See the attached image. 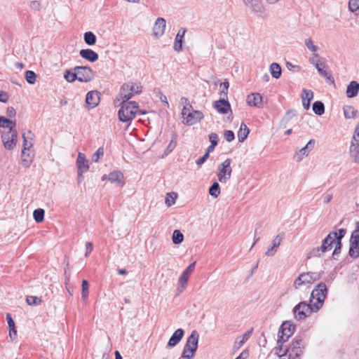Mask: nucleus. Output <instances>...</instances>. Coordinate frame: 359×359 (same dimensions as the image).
I'll return each instance as SVG.
<instances>
[{
  "label": "nucleus",
  "mask_w": 359,
  "mask_h": 359,
  "mask_svg": "<svg viewBox=\"0 0 359 359\" xmlns=\"http://www.w3.org/2000/svg\"><path fill=\"white\" fill-rule=\"evenodd\" d=\"M138 104L136 102H123L121 108L118 111V119L122 122H130L137 113L145 114L144 111L139 110Z\"/></svg>",
  "instance_id": "nucleus-1"
},
{
  "label": "nucleus",
  "mask_w": 359,
  "mask_h": 359,
  "mask_svg": "<svg viewBox=\"0 0 359 359\" xmlns=\"http://www.w3.org/2000/svg\"><path fill=\"white\" fill-rule=\"evenodd\" d=\"M327 293V287L324 283H319L312 291L310 304H311L314 312L318 311L323 306Z\"/></svg>",
  "instance_id": "nucleus-2"
},
{
  "label": "nucleus",
  "mask_w": 359,
  "mask_h": 359,
  "mask_svg": "<svg viewBox=\"0 0 359 359\" xmlns=\"http://www.w3.org/2000/svg\"><path fill=\"white\" fill-rule=\"evenodd\" d=\"M337 232H330L325 239H323L320 246L313 248L309 252V257L323 256L325 252L330 251L332 248L333 244L336 243Z\"/></svg>",
  "instance_id": "nucleus-3"
},
{
  "label": "nucleus",
  "mask_w": 359,
  "mask_h": 359,
  "mask_svg": "<svg viewBox=\"0 0 359 359\" xmlns=\"http://www.w3.org/2000/svg\"><path fill=\"white\" fill-rule=\"evenodd\" d=\"M306 343L300 337H296L288 348H286L282 354L278 353V356H282L288 353L289 359H300L304 353Z\"/></svg>",
  "instance_id": "nucleus-4"
},
{
  "label": "nucleus",
  "mask_w": 359,
  "mask_h": 359,
  "mask_svg": "<svg viewBox=\"0 0 359 359\" xmlns=\"http://www.w3.org/2000/svg\"><path fill=\"white\" fill-rule=\"evenodd\" d=\"M16 123L13 121L10 126L6 127L8 130L1 133V138L4 148L7 150H13L18 142V132L15 128Z\"/></svg>",
  "instance_id": "nucleus-5"
},
{
  "label": "nucleus",
  "mask_w": 359,
  "mask_h": 359,
  "mask_svg": "<svg viewBox=\"0 0 359 359\" xmlns=\"http://www.w3.org/2000/svg\"><path fill=\"white\" fill-rule=\"evenodd\" d=\"M142 89V86L140 83L128 82L124 83L120 90L121 100L124 102H128L134 95L140 94Z\"/></svg>",
  "instance_id": "nucleus-6"
},
{
  "label": "nucleus",
  "mask_w": 359,
  "mask_h": 359,
  "mask_svg": "<svg viewBox=\"0 0 359 359\" xmlns=\"http://www.w3.org/2000/svg\"><path fill=\"white\" fill-rule=\"evenodd\" d=\"M321 277L320 273L309 271L307 273H302L294 281V287L295 289H299L302 286L310 287L316 280H319Z\"/></svg>",
  "instance_id": "nucleus-7"
},
{
  "label": "nucleus",
  "mask_w": 359,
  "mask_h": 359,
  "mask_svg": "<svg viewBox=\"0 0 359 359\" xmlns=\"http://www.w3.org/2000/svg\"><path fill=\"white\" fill-rule=\"evenodd\" d=\"M182 117L183 118V123L188 126L196 124L203 118V114L198 110L189 109L188 107H184L182 111Z\"/></svg>",
  "instance_id": "nucleus-8"
},
{
  "label": "nucleus",
  "mask_w": 359,
  "mask_h": 359,
  "mask_svg": "<svg viewBox=\"0 0 359 359\" xmlns=\"http://www.w3.org/2000/svg\"><path fill=\"white\" fill-rule=\"evenodd\" d=\"M314 312L311 304H307L306 302H301L293 309L294 316L296 320H304L309 313Z\"/></svg>",
  "instance_id": "nucleus-9"
},
{
  "label": "nucleus",
  "mask_w": 359,
  "mask_h": 359,
  "mask_svg": "<svg viewBox=\"0 0 359 359\" xmlns=\"http://www.w3.org/2000/svg\"><path fill=\"white\" fill-rule=\"evenodd\" d=\"M295 325L292 321H285L279 330L278 343H284L293 334Z\"/></svg>",
  "instance_id": "nucleus-10"
},
{
  "label": "nucleus",
  "mask_w": 359,
  "mask_h": 359,
  "mask_svg": "<svg viewBox=\"0 0 359 359\" xmlns=\"http://www.w3.org/2000/svg\"><path fill=\"white\" fill-rule=\"evenodd\" d=\"M75 70L77 80L80 82H89L94 79V73L92 69L87 66H76Z\"/></svg>",
  "instance_id": "nucleus-11"
},
{
  "label": "nucleus",
  "mask_w": 359,
  "mask_h": 359,
  "mask_svg": "<svg viewBox=\"0 0 359 359\" xmlns=\"http://www.w3.org/2000/svg\"><path fill=\"white\" fill-rule=\"evenodd\" d=\"M243 4L250 9L251 13L260 17H264L266 13V6L263 0H245Z\"/></svg>",
  "instance_id": "nucleus-12"
},
{
  "label": "nucleus",
  "mask_w": 359,
  "mask_h": 359,
  "mask_svg": "<svg viewBox=\"0 0 359 359\" xmlns=\"http://www.w3.org/2000/svg\"><path fill=\"white\" fill-rule=\"evenodd\" d=\"M76 163L78 170V176L81 177L82 174L86 172L89 169V161L84 154L79 152Z\"/></svg>",
  "instance_id": "nucleus-13"
},
{
  "label": "nucleus",
  "mask_w": 359,
  "mask_h": 359,
  "mask_svg": "<svg viewBox=\"0 0 359 359\" xmlns=\"http://www.w3.org/2000/svg\"><path fill=\"white\" fill-rule=\"evenodd\" d=\"M315 143V140H310L305 147L295 152L294 156V160L297 162H299L304 158V156H308L309 153L314 148Z\"/></svg>",
  "instance_id": "nucleus-14"
},
{
  "label": "nucleus",
  "mask_w": 359,
  "mask_h": 359,
  "mask_svg": "<svg viewBox=\"0 0 359 359\" xmlns=\"http://www.w3.org/2000/svg\"><path fill=\"white\" fill-rule=\"evenodd\" d=\"M231 160L226 159L219 166L218 172V180L229 179L231 173Z\"/></svg>",
  "instance_id": "nucleus-15"
},
{
  "label": "nucleus",
  "mask_w": 359,
  "mask_h": 359,
  "mask_svg": "<svg viewBox=\"0 0 359 359\" xmlns=\"http://www.w3.org/2000/svg\"><path fill=\"white\" fill-rule=\"evenodd\" d=\"M318 73L323 76L330 83H334V79L328 71V66L325 61H321L320 63H316V67Z\"/></svg>",
  "instance_id": "nucleus-16"
},
{
  "label": "nucleus",
  "mask_w": 359,
  "mask_h": 359,
  "mask_svg": "<svg viewBox=\"0 0 359 359\" xmlns=\"http://www.w3.org/2000/svg\"><path fill=\"white\" fill-rule=\"evenodd\" d=\"M166 21L163 18H158L153 27V34L156 38L162 36L165 32Z\"/></svg>",
  "instance_id": "nucleus-17"
},
{
  "label": "nucleus",
  "mask_w": 359,
  "mask_h": 359,
  "mask_svg": "<svg viewBox=\"0 0 359 359\" xmlns=\"http://www.w3.org/2000/svg\"><path fill=\"white\" fill-rule=\"evenodd\" d=\"M199 339V334L196 330H193L191 334L188 337L187 342L184 347L193 349L196 351L198 348V343Z\"/></svg>",
  "instance_id": "nucleus-18"
},
{
  "label": "nucleus",
  "mask_w": 359,
  "mask_h": 359,
  "mask_svg": "<svg viewBox=\"0 0 359 359\" xmlns=\"http://www.w3.org/2000/svg\"><path fill=\"white\" fill-rule=\"evenodd\" d=\"M100 102V97L97 91H90L87 93L86 97V107L88 109L95 107Z\"/></svg>",
  "instance_id": "nucleus-19"
},
{
  "label": "nucleus",
  "mask_w": 359,
  "mask_h": 359,
  "mask_svg": "<svg viewBox=\"0 0 359 359\" xmlns=\"http://www.w3.org/2000/svg\"><path fill=\"white\" fill-rule=\"evenodd\" d=\"M246 102L250 106L260 108L262 106V97L258 93H252L248 95Z\"/></svg>",
  "instance_id": "nucleus-20"
},
{
  "label": "nucleus",
  "mask_w": 359,
  "mask_h": 359,
  "mask_svg": "<svg viewBox=\"0 0 359 359\" xmlns=\"http://www.w3.org/2000/svg\"><path fill=\"white\" fill-rule=\"evenodd\" d=\"M350 156L352 161L359 163V139L352 138L350 147Z\"/></svg>",
  "instance_id": "nucleus-21"
},
{
  "label": "nucleus",
  "mask_w": 359,
  "mask_h": 359,
  "mask_svg": "<svg viewBox=\"0 0 359 359\" xmlns=\"http://www.w3.org/2000/svg\"><path fill=\"white\" fill-rule=\"evenodd\" d=\"M215 107L217 111L222 114H226L231 111V105L228 100L222 98L215 102Z\"/></svg>",
  "instance_id": "nucleus-22"
},
{
  "label": "nucleus",
  "mask_w": 359,
  "mask_h": 359,
  "mask_svg": "<svg viewBox=\"0 0 359 359\" xmlns=\"http://www.w3.org/2000/svg\"><path fill=\"white\" fill-rule=\"evenodd\" d=\"M184 332L182 329L179 328L176 330L171 337L170 338L167 347H173L176 346L183 338Z\"/></svg>",
  "instance_id": "nucleus-23"
},
{
  "label": "nucleus",
  "mask_w": 359,
  "mask_h": 359,
  "mask_svg": "<svg viewBox=\"0 0 359 359\" xmlns=\"http://www.w3.org/2000/svg\"><path fill=\"white\" fill-rule=\"evenodd\" d=\"M196 262H193L188 266V267L184 270L182 273V276L179 278V283L181 284L182 287H184L189 278L190 275L192 273L195 269Z\"/></svg>",
  "instance_id": "nucleus-24"
},
{
  "label": "nucleus",
  "mask_w": 359,
  "mask_h": 359,
  "mask_svg": "<svg viewBox=\"0 0 359 359\" xmlns=\"http://www.w3.org/2000/svg\"><path fill=\"white\" fill-rule=\"evenodd\" d=\"M186 33L185 28H181L175 39L173 48L177 52H180L182 50L183 39Z\"/></svg>",
  "instance_id": "nucleus-25"
},
{
  "label": "nucleus",
  "mask_w": 359,
  "mask_h": 359,
  "mask_svg": "<svg viewBox=\"0 0 359 359\" xmlns=\"http://www.w3.org/2000/svg\"><path fill=\"white\" fill-rule=\"evenodd\" d=\"M79 54L81 57L91 62H94L98 60V54L89 48L81 50Z\"/></svg>",
  "instance_id": "nucleus-26"
},
{
  "label": "nucleus",
  "mask_w": 359,
  "mask_h": 359,
  "mask_svg": "<svg viewBox=\"0 0 359 359\" xmlns=\"http://www.w3.org/2000/svg\"><path fill=\"white\" fill-rule=\"evenodd\" d=\"M313 98V93L311 90L303 89L302 94V105L306 110L310 107V102Z\"/></svg>",
  "instance_id": "nucleus-27"
},
{
  "label": "nucleus",
  "mask_w": 359,
  "mask_h": 359,
  "mask_svg": "<svg viewBox=\"0 0 359 359\" xmlns=\"http://www.w3.org/2000/svg\"><path fill=\"white\" fill-rule=\"evenodd\" d=\"M359 91V83L355 81H352L347 86L346 94L348 98L357 96Z\"/></svg>",
  "instance_id": "nucleus-28"
},
{
  "label": "nucleus",
  "mask_w": 359,
  "mask_h": 359,
  "mask_svg": "<svg viewBox=\"0 0 359 359\" xmlns=\"http://www.w3.org/2000/svg\"><path fill=\"white\" fill-rule=\"evenodd\" d=\"M282 239L283 237L280 235L276 236V237L272 241V246L266 250L265 255L266 256H273L276 252V249L280 245Z\"/></svg>",
  "instance_id": "nucleus-29"
},
{
  "label": "nucleus",
  "mask_w": 359,
  "mask_h": 359,
  "mask_svg": "<svg viewBox=\"0 0 359 359\" xmlns=\"http://www.w3.org/2000/svg\"><path fill=\"white\" fill-rule=\"evenodd\" d=\"M250 130L248 126L244 123H241L239 130L238 131V139L240 142H243L247 138Z\"/></svg>",
  "instance_id": "nucleus-30"
},
{
  "label": "nucleus",
  "mask_w": 359,
  "mask_h": 359,
  "mask_svg": "<svg viewBox=\"0 0 359 359\" xmlns=\"http://www.w3.org/2000/svg\"><path fill=\"white\" fill-rule=\"evenodd\" d=\"M123 178V174L120 170L114 169L111 171L107 177V175H104L101 180H122Z\"/></svg>",
  "instance_id": "nucleus-31"
},
{
  "label": "nucleus",
  "mask_w": 359,
  "mask_h": 359,
  "mask_svg": "<svg viewBox=\"0 0 359 359\" xmlns=\"http://www.w3.org/2000/svg\"><path fill=\"white\" fill-rule=\"evenodd\" d=\"M252 332V328L248 331H247L243 336L240 341H238V338L236 339L235 341L234 346L236 348H240L250 337Z\"/></svg>",
  "instance_id": "nucleus-32"
},
{
  "label": "nucleus",
  "mask_w": 359,
  "mask_h": 359,
  "mask_svg": "<svg viewBox=\"0 0 359 359\" xmlns=\"http://www.w3.org/2000/svg\"><path fill=\"white\" fill-rule=\"evenodd\" d=\"M344 114L346 118H353L355 117L357 110L353 106L346 105L343 108Z\"/></svg>",
  "instance_id": "nucleus-33"
},
{
  "label": "nucleus",
  "mask_w": 359,
  "mask_h": 359,
  "mask_svg": "<svg viewBox=\"0 0 359 359\" xmlns=\"http://www.w3.org/2000/svg\"><path fill=\"white\" fill-rule=\"evenodd\" d=\"M33 156H34L29 152V151H22L21 157L23 165L29 166L33 160Z\"/></svg>",
  "instance_id": "nucleus-34"
},
{
  "label": "nucleus",
  "mask_w": 359,
  "mask_h": 359,
  "mask_svg": "<svg viewBox=\"0 0 359 359\" xmlns=\"http://www.w3.org/2000/svg\"><path fill=\"white\" fill-rule=\"evenodd\" d=\"M85 43L88 46H93L96 43V36L92 32H86L83 36Z\"/></svg>",
  "instance_id": "nucleus-35"
},
{
  "label": "nucleus",
  "mask_w": 359,
  "mask_h": 359,
  "mask_svg": "<svg viewBox=\"0 0 359 359\" xmlns=\"http://www.w3.org/2000/svg\"><path fill=\"white\" fill-rule=\"evenodd\" d=\"M313 111L318 116H321L325 113L324 104L320 101H316L312 106Z\"/></svg>",
  "instance_id": "nucleus-36"
},
{
  "label": "nucleus",
  "mask_w": 359,
  "mask_h": 359,
  "mask_svg": "<svg viewBox=\"0 0 359 359\" xmlns=\"http://www.w3.org/2000/svg\"><path fill=\"white\" fill-rule=\"evenodd\" d=\"M209 194L214 197L215 198H217L221 192L220 187L217 182L215 181L210 186L209 189Z\"/></svg>",
  "instance_id": "nucleus-37"
},
{
  "label": "nucleus",
  "mask_w": 359,
  "mask_h": 359,
  "mask_svg": "<svg viewBox=\"0 0 359 359\" xmlns=\"http://www.w3.org/2000/svg\"><path fill=\"white\" fill-rule=\"evenodd\" d=\"M270 72L273 78L278 79L281 75L280 66L278 63H272L270 65Z\"/></svg>",
  "instance_id": "nucleus-38"
},
{
  "label": "nucleus",
  "mask_w": 359,
  "mask_h": 359,
  "mask_svg": "<svg viewBox=\"0 0 359 359\" xmlns=\"http://www.w3.org/2000/svg\"><path fill=\"white\" fill-rule=\"evenodd\" d=\"M348 8L355 15H359V0H349Z\"/></svg>",
  "instance_id": "nucleus-39"
},
{
  "label": "nucleus",
  "mask_w": 359,
  "mask_h": 359,
  "mask_svg": "<svg viewBox=\"0 0 359 359\" xmlns=\"http://www.w3.org/2000/svg\"><path fill=\"white\" fill-rule=\"evenodd\" d=\"M351 242H353V244L355 245H357L359 243V221L356 223L355 229L351 233Z\"/></svg>",
  "instance_id": "nucleus-40"
},
{
  "label": "nucleus",
  "mask_w": 359,
  "mask_h": 359,
  "mask_svg": "<svg viewBox=\"0 0 359 359\" xmlns=\"http://www.w3.org/2000/svg\"><path fill=\"white\" fill-rule=\"evenodd\" d=\"M104 156V148L99 147L97 150L92 155L91 160L94 163H98Z\"/></svg>",
  "instance_id": "nucleus-41"
},
{
  "label": "nucleus",
  "mask_w": 359,
  "mask_h": 359,
  "mask_svg": "<svg viewBox=\"0 0 359 359\" xmlns=\"http://www.w3.org/2000/svg\"><path fill=\"white\" fill-rule=\"evenodd\" d=\"M177 197V194L175 192H170L167 194L165 203L167 206L170 207L171 205L175 203L176 198Z\"/></svg>",
  "instance_id": "nucleus-42"
},
{
  "label": "nucleus",
  "mask_w": 359,
  "mask_h": 359,
  "mask_svg": "<svg viewBox=\"0 0 359 359\" xmlns=\"http://www.w3.org/2000/svg\"><path fill=\"white\" fill-rule=\"evenodd\" d=\"M44 214L45 212L43 209L39 208L35 210L33 212L34 220L38 223L41 222L44 219Z\"/></svg>",
  "instance_id": "nucleus-43"
},
{
  "label": "nucleus",
  "mask_w": 359,
  "mask_h": 359,
  "mask_svg": "<svg viewBox=\"0 0 359 359\" xmlns=\"http://www.w3.org/2000/svg\"><path fill=\"white\" fill-rule=\"evenodd\" d=\"M348 254L351 257L353 258H357L359 257V243L357 245H353V242L350 243Z\"/></svg>",
  "instance_id": "nucleus-44"
},
{
  "label": "nucleus",
  "mask_w": 359,
  "mask_h": 359,
  "mask_svg": "<svg viewBox=\"0 0 359 359\" xmlns=\"http://www.w3.org/2000/svg\"><path fill=\"white\" fill-rule=\"evenodd\" d=\"M172 242L175 244H180L184 240V236L179 230H175L172 233Z\"/></svg>",
  "instance_id": "nucleus-45"
},
{
  "label": "nucleus",
  "mask_w": 359,
  "mask_h": 359,
  "mask_svg": "<svg viewBox=\"0 0 359 359\" xmlns=\"http://www.w3.org/2000/svg\"><path fill=\"white\" fill-rule=\"evenodd\" d=\"M89 294V284L86 280L82 281V292L81 297L83 300H86Z\"/></svg>",
  "instance_id": "nucleus-46"
},
{
  "label": "nucleus",
  "mask_w": 359,
  "mask_h": 359,
  "mask_svg": "<svg viewBox=\"0 0 359 359\" xmlns=\"http://www.w3.org/2000/svg\"><path fill=\"white\" fill-rule=\"evenodd\" d=\"M36 74L31 70L25 72V79L29 84H34L36 81Z\"/></svg>",
  "instance_id": "nucleus-47"
},
{
  "label": "nucleus",
  "mask_w": 359,
  "mask_h": 359,
  "mask_svg": "<svg viewBox=\"0 0 359 359\" xmlns=\"http://www.w3.org/2000/svg\"><path fill=\"white\" fill-rule=\"evenodd\" d=\"M64 78L68 82H73L75 80H77L75 70H74V72H72L71 69L67 70L64 74Z\"/></svg>",
  "instance_id": "nucleus-48"
},
{
  "label": "nucleus",
  "mask_w": 359,
  "mask_h": 359,
  "mask_svg": "<svg viewBox=\"0 0 359 359\" xmlns=\"http://www.w3.org/2000/svg\"><path fill=\"white\" fill-rule=\"evenodd\" d=\"M304 44L306 47L311 51L315 53L318 50V48L316 45H314V43L311 38H308L305 39Z\"/></svg>",
  "instance_id": "nucleus-49"
},
{
  "label": "nucleus",
  "mask_w": 359,
  "mask_h": 359,
  "mask_svg": "<svg viewBox=\"0 0 359 359\" xmlns=\"http://www.w3.org/2000/svg\"><path fill=\"white\" fill-rule=\"evenodd\" d=\"M195 352L196 351L193 349H187V348L184 347L182 357L186 359H191L194 357Z\"/></svg>",
  "instance_id": "nucleus-50"
},
{
  "label": "nucleus",
  "mask_w": 359,
  "mask_h": 359,
  "mask_svg": "<svg viewBox=\"0 0 359 359\" xmlns=\"http://www.w3.org/2000/svg\"><path fill=\"white\" fill-rule=\"evenodd\" d=\"M26 301L29 305H39L41 302V299L35 296H27Z\"/></svg>",
  "instance_id": "nucleus-51"
},
{
  "label": "nucleus",
  "mask_w": 359,
  "mask_h": 359,
  "mask_svg": "<svg viewBox=\"0 0 359 359\" xmlns=\"http://www.w3.org/2000/svg\"><path fill=\"white\" fill-rule=\"evenodd\" d=\"M23 138V149L22 151L27 150L29 151V149L33 146V144L31 141H28L25 134L22 135Z\"/></svg>",
  "instance_id": "nucleus-52"
},
{
  "label": "nucleus",
  "mask_w": 359,
  "mask_h": 359,
  "mask_svg": "<svg viewBox=\"0 0 359 359\" xmlns=\"http://www.w3.org/2000/svg\"><path fill=\"white\" fill-rule=\"evenodd\" d=\"M208 140L210 142L211 144L217 145L219 142L218 135L215 133H211L208 135Z\"/></svg>",
  "instance_id": "nucleus-53"
},
{
  "label": "nucleus",
  "mask_w": 359,
  "mask_h": 359,
  "mask_svg": "<svg viewBox=\"0 0 359 359\" xmlns=\"http://www.w3.org/2000/svg\"><path fill=\"white\" fill-rule=\"evenodd\" d=\"M224 137L229 142H232L235 138L234 133L232 130H225L224 132Z\"/></svg>",
  "instance_id": "nucleus-54"
},
{
  "label": "nucleus",
  "mask_w": 359,
  "mask_h": 359,
  "mask_svg": "<svg viewBox=\"0 0 359 359\" xmlns=\"http://www.w3.org/2000/svg\"><path fill=\"white\" fill-rule=\"evenodd\" d=\"M11 123H13V121L5 118L4 116H0V127H8L10 126Z\"/></svg>",
  "instance_id": "nucleus-55"
},
{
  "label": "nucleus",
  "mask_w": 359,
  "mask_h": 359,
  "mask_svg": "<svg viewBox=\"0 0 359 359\" xmlns=\"http://www.w3.org/2000/svg\"><path fill=\"white\" fill-rule=\"evenodd\" d=\"M221 86L223 88L220 92V95L226 97L228 93V88L229 86V83L228 81H224L221 84Z\"/></svg>",
  "instance_id": "nucleus-56"
},
{
  "label": "nucleus",
  "mask_w": 359,
  "mask_h": 359,
  "mask_svg": "<svg viewBox=\"0 0 359 359\" xmlns=\"http://www.w3.org/2000/svg\"><path fill=\"white\" fill-rule=\"evenodd\" d=\"M346 234V230L344 229H341L339 230V232L337 233V239H336V241L338 242V244L341 245V239L342 238L345 236Z\"/></svg>",
  "instance_id": "nucleus-57"
},
{
  "label": "nucleus",
  "mask_w": 359,
  "mask_h": 359,
  "mask_svg": "<svg viewBox=\"0 0 359 359\" xmlns=\"http://www.w3.org/2000/svg\"><path fill=\"white\" fill-rule=\"evenodd\" d=\"M318 57H319L318 54L314 53L313 56L309 59V62L311 64L315 65V67H316V63H320L321 62V60L319 59Z\"/></svg>",
  "instance_id": "nucleus-58"
},
{
  "label": "nucleus",
  "mask_w": 359,
  "mask_h": 359,
  "mask_svg": "<svg viewBox=\"0 0 359 359\" xmlns=\"http://www.w3.org/2000/svg\"><path fill=\"white\" fill-rule=\"evenodd\" d=\"M30 8L34 11H38L41 9V4L38 1H32Z\"/></svg>",
  "instance_id": "nucleus-59"
},
{
  "label": "nucleus",
  "mask_w": 359,
  "mask_h": 359,
  "mask_svg": "<svg viewBox=\"0 0 359 359\" xmlns=\"http://www.w3.org/2000/svg\"><path fill=\"white\" fill-rule=\"evenodd\" d=\"M9 96L7 93L0 90V102H7L8 100Z\"/></svg>",
  "instance_id": "nucleus-60"
},
{
  "label": "nucleus",
  "mask_w": 359,
  "mask_h": 359,
  "mask_svg": "<svg viewBox=\"0 0 359 359\" xmlns=\"http://www.w3.org/2000/svg\"><path fill=\"white\" fill-rule=\"evenodd\" d=\"M93 245L92 244V243L90 242H87L86 243V257H88V255L90 253H91V252L93 251Z\"/></svg>",
  "instance_id": "nucleus-61"
},
{
  "label": "nucleus",
  "mask_w": 359,
  "mask_h": 359,
  "mask_svg": "<svg viewBox=\"0 0 359 359\" xmlns=\"http://www.w3.org/2000/svg\"><path fill=\"white\" fill-rule=\"evenodd\" d=\"M6 320H7L9 328L15 327V322L13 320V318H12V317H11L10 313H7L6 314Z\"/></svg>",
  "instance_id": "nucleus-62"
},
{
  "label": "nucleus",
  "mask_w": 359,
  "mask_h": 359,
  "mask_svg": "<svg viewBox=\"0 0 359 359\" xmlns=\"http://www.w3.org/2000/svg\"><path fill=\"white\" fill-rule=\"evenodd\" d=\"M334 244H335V248H334V250L332 253V256L334 257L340 253L341 247V245L338 244L337 241H336V243Z\"/></svg>",
  "instance_id": "nucleus-63"
},
{
  "label": "nucleus",
  "mask_w": 359,
  "mask_h": 359,
  "mask_svg": "<svg viewBox=\"0 0 359 359\" xmlns=\"http://www.w3.org/2000/svg\"><path fill=\"white\" fill-rule=\"evenodd\" d=\"M9 336L12 340L15 339L17 336V331L15 327L9 328Z\"/></svg>",
  "instance_id": "nucleus-64"
}]
</instances>
